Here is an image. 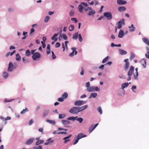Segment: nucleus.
<instances>
[{
    "mask_svg": "<svg viewBox=\"0 0 149 149\" xmlns=\"http://www.w3.org/2000/svg\"><path fill=\"white\" fill-rule=\"evenodd\" d=\"M32 58L34 61H38L40 58V55L38 52L35 53L32 56Z\"/></svg>",
    "mask_w": 149,
    "mask_h": 149,
    "instance_id": "f257e3e1",
    "label": "nucleus"
},
{
    "mask_svg": "<svg viewBox=\"0 0 149 149\" xmlns=\"http://www.w3.org/2000/svg\"><path fill=\"white\" fill-rule=\"evenodd\" d=\"M69 112L71 113L77 114L79 113L78 107H73L72 108L69 110Z\"/></svg>",
    "mask_w": 149,
    "mask_h": 149,
    "instance_id": "f03ea898",
    "label": "nucleus"
},
{
    "mask_svg": "<svg viewBox=\"0 0 149 149\" xmlns=\"http://www.w3.org/2000/svg\"><path fill=\"white\" fill-rule=\"evenodd\" d=\"M86 102V101H84L78 100L75 101L74 103V105L76 106H80L82 105Z\"/></svg>",
    "mask_w": 149,
    "mask_h": 149,
    "instance_id": "7ed1b4c3",
    "label": "nucleus"
},
{
    "mask_svg": "<svg viewBox=\"0 0 149 149\" xmlns=\"http://www.w3.org/2000/svg\"><path fill=\"white\" fill-rule=\"evenodd\" d=\"M103 15L108 20H110L112 18V15L110 13L105 12L104 13Z\"/></svg>",
    "mask_w": 149,
    "mask_h": 149,
    "instance_id": "20e7f679",
    "label": "nucleus"
},
{
    "mask_svg": "<svg viewBox=\"0 0 149 149\" xmlns=\"http://www.w3.org/2000/svg\"><path fill=\"white\" fill-rule=\"evenodd\" d=\"M124 62L125 63L124 66V69L125 70H127L128 68L129 65L130 63L128 59H126L124 60Z\"/></svg>",
    "mask_w": 149,
    "mask_h": 149,
    "instance_id": "39448f33",
    "label": "nucleus"
},
{
    "mask_svg": "<svg viewBox=\"0 0 149 149\" xmlns=\"http://www.w3.org/2000/svg\"><path fill=\"white\" fill-rule=\"evenodd\" d=\"M76 47H72L71 49L72 50V53H70L69 54V56H72L74 55V53H75V54L76 55L77 54V52L76 50Z\"/></svg>",
    "mask_w": 149,
    "mask_h": 149,
    "instance_id": "423d86ee",
    "label": "nucleus"
},
{
    "mask_svg": "<svg viewBox=\"0 0 149 149\" xmlns=\"http://www.w3.org/2000/svg\"><path fill=\"white\" fill-rule=\"evenodd\" d=\"M0 118L1 120V122L0 123V124L4 123L5 124L6 123V122H5L6 120H10L11 119V118L10 117L8 116L5 119H4L3 117H0Z\"/></svg>",
    "mask_w": 149,
    "mask_h": 149,
    "instance_id": "0eeeda50",
    "label": "nucleus"
},
{
    "mask_svg": "<svg viewBox=\"0 0 149 149\" xmlns=\"http://www.w3.org/2000/svg\"><path fill=\"white\" fill-rule=\"evenodd\" d=\"M134 67L132 66H131L130 67L129 70L128 72V76H131L132 74V73L134 71Z\"/></svg>",
    "mask_w": 149,
    "mask_h": 149,
    "instance_id": "6e6552de",
    "label": "nucleus"
},
{
    "mask_svg": "<svg viewBox=\"0 0 149 149\" xmlns=\"http://www.w3.org/2000/svg\"><path fill=\"white\" fill-rule=\"evenodd\" d=\"M34 140V138L29 139L26 141L25 144L26 145H30L33 143Z\"/></svg>",
    "mask_w": 149,
    "mask_h": 149,
    "instance_id": "1a4fd4ad",
    "label": "nucleus"
},
{
    "mask_svg": "<svg viewBox=\"0 0 149 149\" xmlns=\"http://www.w3.org/2000/svg\"><path fill=\"white\" fill-rule=\"evenodd\" d=\"M13 63L11 62H10L9 63L8 71V72H10L12 71L13 70Z\"/></svg>",
    "mask_w": 149,
    "mask_h": 149,
    "instance_id": "9d476101",
    "label": "nucleus"
},
{
    "mask_svg": "<svg viewBox=\"0 0 149 149\" xmlns=\"http://www.w3.org/2000/svg\"><path fill=\"white\" fill-rule=\"evenodd\" d=\"M98 123L96 124L94 126L93 125H91L89 129V133H91L96 128V127L98 125Z\"/></svg>",
    "mask_w": 149,
    "mask_h": 149,
    "instance_id": "9b49d317",
    "label": "nucleus"
},
{
    "mask_svg": "<svg viewBox=\"0 0 149 149\" xmlns=\"http://www.w3.org/2000/svg\"><path fill=\"white\" fill-rule=\"evenodd\" d=\"M52 139L51 138L48 139L47 141V142L44 143V145H50L53 143L54 141L53 140H51Z\"/></svg>",
    "mask_w": 149,
    "mask_h": 149,
    "instance_id": "f8f14e48",
    "label": "nucleus"
},
{
    "mask_svg": "<svg viewBox=\"0 0 149 149\" xmlns=\"http://www.w3.org/2000/svg\"><path fill=\"white\" fill-rule=\"evenodd\" d=\"M122 20L123 21V22H122L121 21H119L118 22V26L117 27L118 29H120L122 27V24H124V19H122Z\"/></svg>",
    "mask_w": 149,
    "mask_h": 149,
    "instance_id": "ddd939ff",
    "label": "nucleus"
},
{
    "mask_svg": "<svg viewBox=\"0 0 149 149\" xmlns=\"http://www.w3.org/2000/svg\"><path fill=\"white\" fill-rule=\"evenodd\" d=\"M140 62L141 65L143 66L144 68L146 67V61L144 58H143L140 61Z\"/></svg>",
    "mask_w": 149,
    "mask_h": 149,
    "instance_id": "4468645a",
    "label": "nucleus"
},
{
    "mask_svg": "<svg viewBox=\"0 0 149 149\" xmlns=\"http://www.w3.org/2000/svg\"><path fill=\"white\" fill-rule=\"evenodd\" d=\"M72 136L71 134H70L69 135V136L65 137L63 139V140H64V143H66L68 141H70V139H68L70 137Z\"/></svg>",
    "mask_w": 149,
    "mask_h": 149,
    "instance_id": "2eb2a0df",
    "label": "nucleus"
},
{
    "mask_svg": "<svg viewBox=\"0 0 149 149\" xmlns=\"http://www.w3.org/2000/svg\"><path fill=\"white\" fill-rule=\"evenodd\" d=\"M142 40L143 42L146 45L149 46V40L146 38H142Z\"/></svg>",
    "mask_w": 149,
    "mask_h": 149,
    "instance_id": "dca6fc26",
    "label": "nucleus"
},
{
    "mask_svg": "<svg viewBox=\"0 0 149 149\" xmlns=\"http://www.w3.org/2000/svg\"><path fill=\"white\" fill-rule=\"evenodd\" d=\"M117 3L119 5H121L126 4L127 2L125 1H123L122 0H117Z\"/></svg>",
    "mask_w": 149,
    "mask_h": 149,
    "instance_id": "f3484780",
    "label": "nucleus"
},
{
    "mask_svg": "<svg viewBox=\"0 0 149 149\" xmlns=\"http://www.w3.org/2000/svg\"><path fill=\"white\" fill-rule=\"evenodd\" d=\"M86 135H84L82 133H80L78 134L77 137L78 139H79L82 138L86 137Z\"/></svg>",
    "mask_w": 149,
    "mask_h": 149,
    "instance_id": "a211bd4d",
    "label": "nucleus"
},
{
    "mask_svg": "<svg viewBox=\"0 0 149 149\" xmlns=\"http://www.w3.org/2000/svg\"><path fill=\"white\" fill-rule=\"evenodd\" d=\"M58 33H55L54 34V36L52 37L51 38V39L52 40H54V41H56L58 40V38L57 37V36L58 35Z\"/></svg>",
    "mask_w": 149,
    "mask_h": 149,
    "instance_id": "6ab92c4d",
    "label": "nucleus"
},
{
    "mask_svg": "<svg viewBox=\"0 0 149 149\" xmlns=\"http://www.w3.org/2000/svg\"><path fill=\"white\" fill-rule=\"evenodd\" d=\"M130 83V82L129 83H125L124 84H123L121 85V88L122 89H123L127 87L129 85V84Z\"/></svg>",
    "mask_w": 149,
    "mask_h": 149,
    "instance_id": "aec40b11",
    "label": "nucleus"
},
{
    "mask_svg": "<svg viewBox=\"0 0 149 149\" xmlns=\"http://www.w3.org/2000/svg\"><path fill=\"white\" fill-rule=\"evenodd\" d=\"M128 28L129 29V31L130 32H133L135 30V28L134 27L133 24H131V26H129Z\"/></svg>",
    "mask_w": 149,
    "mask_h": 149,
    "instance_id": "412c9836",
    "label": "nucleus"
},
{
    "mask_svg": "<svg viewBox=\"0 0 149 149\" xmlns=\"http://www.w3.org/2000/svg\"><path fill=\"white\" fill-rule=\"evenodd\" d=\"M124 34V31L122 30H120L118 34V37L121 38L123 37Z\"/></svg>",
    "mask_w": 149,
    "mask_h": 149,
    "instance_id": "4be33fe9",
    "label": "nucleus"
},
{
    "mask_svg": "<svg viewBox=\"0 0 149 149\" xmlns=\"http://www.w3.org/2000/svg\"><path fill=\"white\" fill-rule=\"evenodd\" d=\"M138 69L137 68L135 69L136 72L135 73L133 74L134 77L135 79H136L138 75Z\"/></svg>",
    "mask_w": 149,
    "mask_h": 149,
    "instance_id": "5701e85b",
    "label": "nucleus"
},
{
    "mask_svg": "<svg viewBox=\"0 0 149 149\" xmlns=\"http://www.w3.org/2000/svg\"><path fill=\"white\" fill-rule=\"evenodd\" d=\"M126 8L123 6L119 7L118 8V10L120 12L124 11L126 10Z\"/></svg>",
    "mask_w": 149,
    "mask_h": 149,
    "instance_id": "b1692460",
    "label": "nucleus"
},
{
    "mask_svg": "<svg viewBox=\"0 0 149 149\" xmlns=\"http://www.w3.org/2000/svg\"><path fill=\"white\" fill-rule=\"evenodd\" d=\"M97 93H91L89 97V99H90L92 97L95 98L96 97L97 95Z\"/></svg>",
    "mask_w": 149,
    "mask_h": 149,
    "instance_id": "393cba45",
    "label": "nucleus"
},
{
    "mask_svg": "<svg viewBox=\"0 0 149 149\" xmlns=\"http://www.w3.org/2000/svg\"><path fill=\"white\" fill-rule=\"evenodd\" d=\"M94 87L89 86L87 88V90L88 92L92 91H94Z\"/></svg>",
    "mask_w": 149,
    "mask_h": 149,
    "instance_id": "a878e982",
    "label": "nucleus"
},
{
    "mask_svg": "<svg viewBox=\"0 0 149 149\" xmlns=\"http://www.w3.org/2000/svg\"><path fill=\"white\" fill-rule=\"evenodd\" d=\"M46 121L47 122L53 125H55V121L54 120L47 119L46 120Z\"/></svg>",
    "mask_w": 149,
    "mask_h": 149,
    "instance_id": "bb28decb",
    "label": "nucleus"
},
{
    "mask_svg": "<svg viewBox=\"0 0 149 149\" xmlns=\"http://www.w3.org/2000/svg\"><path fill=\"white\" fill-rule=\"evenodd\" d=\"M119 52L121 55H125L127 54L126 51L121 49L119 50Z\"/></svg>",
    "mask_w": 149,
    "mask_h": 149,
    "instance_id": "cd10ccee",
    "label": "nucleus"
},
{
    "mask_svg": "<svg viewBox=\"0 0 149 149\" xmlns=\"http://www.w3.org/2000/svg\"><path fill=\"white\" fill-rule=\"evenodd\" d=\"M62 97L64 99H66L68 97V94L66 92L64 93L62 95Z\"/></svg>",
    "mask_w": 149,
    "mask_h": 149,
    "instance_id": "c85d7f7f",
    "label": "nucleus"
},
{
    "mask_svg": "<svg viewBox=\"0 0 149 149\" xmlns=\"http://www.w3.org/2000/svg\"><path fill=\"white\" fill-rule=\"evenodd\" d=\"M78 117L77 116H76L75 117H74L73 116H71L68 117V120H76V119Z\"/></svg>",
    "mask_w": 149,
    "mask_h": 149,
    "instance_id": "c756f323",
    "label": "nucleus"
},
{
    "mask_svg": "<svg viewBox=\"0 0 149 149\" xmlns=\"http://www.w3.org/2000/svg\"><path fill=\"white\" fill-rule=\"evenodd\" d=\"M95 13V11L94 10H91V11L89 12V13L88 14V15L90 16L93 15Z\"/></svg>",
    "mask_w": 149,
    "mask_h": 149,
    "instance_id": "7c9ffc66",
    "label": "nucleus"
},
{
    "mask_svg": "<svg viewBox=\"0 0 149 149\" xmlns=\"http://www.w3.org/2000/svg\"><path fill=\"white\" fill-rule=\"evenodd\" d=\"M146 49L147 51V53L145 54L146 57L149 59V48L146 47Z\"/></svg>",
    "mask_w": 149,
    "mask_h": 149,
    "instance_id": "2f4dec72",
    "label": "nucleus"
},
{
    "mask_svg": "<svg viewBox=\"0 0 149 149\" xmlns=\"http://www.w3.org/2000/svg\"><path fill=\"white\" fill-rule=\"evenodd\" d=\"M78 32L77 33H75L73 34V37H72V38L73 39H74V40L77 39L78 38Z\"/></svg>",
    "mask_w": 149,
    "mask_h": 149,
    "instance_id": "473e14b6",
    "label": "nucleus"
},
{
    "mask_svg": "<svg viewBox=\"0 0 149 149\" xmlns=\"http://www.w3.org/2000/svg\"><path fill=\"white\" fill-rule=\"evenodd\" d=\"M16 60L17 61H19L21 60V56L18 53L16 54Z\"/></svg>",
    "mask_w": 149,
    "mask_h": 149,
    "instance_id": "72a5a7b5",
    "label": "nucleus"
},
{
    "mask_svg": "<svg viewBox=\"0 0 149 149\" xmlns=\"http://www.w3.org/2000/svg\"><path fill=\"white\" fill-rule=\"evenodd\" d=\"M28 109L27 108H25V109H23L22 111L20 113L22 114H23L26 112L28 111Z\"/></svg>",
    "mask_w": 149,
    "mask_h": 149,
    "instance_id": "f704fd0d",
    "label": "nucleus"
},
{
    "mask_svg": "<svg viewBox=\"0 0 149 149\" xmlns=\"http://www.w3.org/2000/svg\"><path fill=\"white\" fill-rule=\"evenodd\" d=\"M43 142H44L43 140H39L36 142V145H38L40 144L43 143Z\"/></svg>",
    "mask_w": 149,
    "mask_h": 149,
    "instance_id": "c9c22d12",
    "label": "nucleus"
},
{
    "mask_svg": "<svg viewBox=\"0 0 149 149\" xmlns=\"http://www.w3.org/2000/svg\"><path fill=\"white\" fill-rule=\"evenodd\" d=\"M65 116V115L64 114H59L58 115V118H63Z\"/></svg>",
    "mask_w": 149,
    "mask_h": 149,
    "instance_id": "e433bc0d",
    "label": "nucleus"
},
{
    "mask_svg": "<svg viewBox=\"0 0 149 149\" xmlns=\"http://www.w3.org/2000/svg\"><path fill=\"white\" fill-rule=\"evenodd\" d=\"M8 76V74L6 72H4L3 73V76L5 78H6Z\"/></svg>",
    "mask_w": 149,
    "mask_h": 149,
    "instance_id": "4c0bfd02",
    "label": "nucleus"
},
{
    "mask_svg": "<svg viewBox=\"0 0 149 149\" xmlns=\"http://www.w3.org/2000/svg\"><path fill=\"white\" fill-rule=\"evenodd\" d=\"M49 111L48 110H45L44 111L43 114V117L46 116L49 113Z\"/></svg>",
    "mask_w": 149,
    "mask_h": 149,
    "instance_id": "58836bf2",
    "label": "nucleus"
},
{
    "mask_svg": "<svg viewBox=\"0 0 149 149\" xmlns=\"http://www.w3.org/2000/svg\"><path fill=\"white\" fill-rule=\"evenodd\" d=\"M78 8L80 12H82V10L83 9V7L81 4H80Z\"/></svg>",
    "mask_w": 149,
    "mask_h": 149,
    "instance_id": "ea45409f",
    "label": "nucleus"
},
{
    "mask_svg": "<svg viewBox=\"0 0 149 149\" xmlns=\"http://www.w3.org/2000/svg\"><path fill=\"white\" fill-rule=\"evenodd\" d=\"M74 29V26L73 25H71L69 28V30L71 31H73Z\"/></svg>",
    "mask_w": 149,
    "mask_h": 149,
    "instance_id": "a19ab883",
    "label": "nucleus"
},
{
    "mask_svg": "<svg viewBox=\"0 0 149 149\" xmlns=\"http://www.w3.org/2000/svg\"><path fill=\"white\" fill-rule=\"evenodd\" d=\"M62 123L64 124H67L69 123V121L65 120H62Z\"/></svg>",
    "mask_w": 149,
    "mask_h": 149,
    "instance_id": "79ce46f5",
    "label": "nucleus"
},
{
    "mask_svg": "<svg viewBox=\"0 0 149 149\" xmlns=\"http://www.w3.org/2000/svg\"><path fill=\"white\" fill-rule=\"evenodd\" d=\"M76 120L80 123H81L83 120V118H77Z\"/></svg>",
    "mask_w": 149,
    "mask_h": 149,
    "instance_id": "37998d69",
    "label": "nucleus"
},
{
    "mask_svg": "<svg viewBox=\"0 0 149 149\" xmlns=\"http://www.w3.org/2000/svg\"><path fill=\"white\" fill-rule=\"evenodd\" d=\"M26 55L27 56H29L30 55V52L29 50L27 49L26 50Z\"/></svg>",
    "mask_w": 149,
    "mask_h": 149,
    "instance_id": "c03bdc74",
    "label": "nucleus"
},
{
    "mask_svg": "<svg viewBox=\"0 0 149 149\" xmlns=\"http://www.w3.org/2000/svg\"><path fill=\"white\" fill-rule=\"evenodd\" d=\"M78 39H79V41L81 42L82 41V38L81 36V35L80 34H78Z\"/></svg>",
    "mask_w": 149,
    "mask_h": 149,
    "instance_id": "a18cd8bd",
    "label": "nucleus"
},
{
    "mask_svg": "<svg viewBox=\"0 0 149 149\" xmlns=\"http://www.w3.org/2000/svg\"><path fill=\"white\" fill-rule=\"evenodd\" d=\"M109 56H107L104 58L102 61V63H104L106 62V61L109 58Z\"/></svg>",
    "mask_w": 149,
    "mask_h": 149,
    "instance_id": "49530a36",
    "label": "nucleus"
},
{
    "mask_svg": "<svg viewBox=\"0 0 149 149\" xmlns=\"http://www.w3.org/2000/svg\"><path fill=\"white\" fill-rule=\"evenodd\" d=\"M50 19V17L48 16H47L45 18V22H48V20Z\"/></svg>",
    "mask_w": 149,
    "mask_h": 149,
    "instance_id": "de8ad7c7",
    "label": "nucleus"
},
{
    "mask_svg": "<svg viewBox=\"0 0 149 149\" xmlns=\"http://www.w3.org/2000/svg\"><path fill=\"white\" fill-rule=\"evenodd\" d=\"M34 149H42L41 146H39L38 147H34L33 148Z\"/></svg>",
    "mask_w": 149,
    "mask_h": 149,
    "instance_id": "09e8293b",
    "label": "nucleus"
},
{
    "mask_svg": "<svg viewBox=\"0 0 149 149\" xmlns=\"http://www.w3.org/2000/svg\"><path fill=\"white\" fill-rule=\"evenodd\" d=\"M81 71L80 72V74L81 75H82L84 74V70L83 67H81Z\"/></svg>",
    "mask_w": 149,
    "mask_h": 149,
    "instance_id": "8fccbe9b",
    "label": "nucleus"
},
{
    "mask_svg": "<svg viewBox=\"0 0 149 149\" xmlns=\"http://www.w3.org/2000/svg\"><path fill=\"white\" fill-rule=\"evenodd\" d=\"M52 58L54 59L56 58V56L54 55V52L53 51H52Z\"/></svg>",
    "mask_w": 149,
    "mask_h": 149,
    "instance_id": "3c124183",
    "label": "nucleus"
},
{
    "mask_svg": "<svg viewBox=\"0 0 149 149\" xmlns=\"http://www.w3.org/2000/svg\"><path fill=\"white\" fill-rule=\"evenodd\" d=\"M74 12L72 10H70L69 12V15L70 16H72L73 15Z\"/></svg>",
    "mask_w": 149,
    "mask_h": 149,
    "instance_id": "603ef678",
    "label": "nucleus"
},
{
    "mask_svg": "<svg viewBox=\"0 0 149 149\" xmlns=\"http://www.w3.org/2000/svg\"><path fill=\"white\" fill-rule=\"evenodd\" d=\"M62 36L63 38L65 40L67 39V37L65 34H63L62 35Z\"/></svg>",
    "mask_w": 149,
    "mask_h": 149,
    "instance_id": "864d4df0",
    "label": "nucleus"
},
{
    "mask_svg": "<svg viewBox=\"0 0 149 149\" xmlns=\"http://www.w3.org/2000/svg\"><path fill=\"white\" fill-rule=\"evenodd\" d=\"M98 111L100 113V114H102V110L101 108H100V107H99L98 108Z\"/></svg>",
    "mask_w": 149,
    "mask_h": 149,
    "instance_id": "5fc2aeb1",
    "label": "nucleus"
},
{
    "mask_svg": "<svg viewBox=\"0 0 149 149\" xmlns=\"http://www.w3.org/2000/svg\"><path fill=\"white\" fill-rule=\"evenodd\" d=\"M64 99L62 97L58 99V101L59 102H62L64 101Z\"/></svg>",
    "mask_w": 149,
    "mask_h": 149,
    "instance_id": "6e6d98bb",
    "label": "nucleus"
},
{
    "mask_svg": "<svg viewBox=\"0 0 149 149\" xmlns=\"http://www.w3.org/2000/svg\"><path fill=\"white\" fill-rule=\"evenodd\" d=\"M119 76V78L121 79H125L126 78V77L122 74L120 75Z\"/></svg>",
    "mask_w": 149,
    "mask_h": 149,
    "instance_id": "4d7b16f0",
    "label": "nucleus"
},
{
    "mask_svg": "<svg viewBox=\"0 0 149 149\" xmlns=\"http://www.w3.org/2000/svg\"><path fill=\"white\" fill-rule=\"evenodd\" d=\"M60 46V44L59 42H57L55 45V47L56 48L59 47Z\"/></svg>",
    "mask_w": 149,
    "mask_h": 149,
    "instance_id": "13d9d810",
    "label": "nucleus"
},
{
    "mask_svg": "<svg viewBox=\"0 0 149 149\" xmlns=\"http://www.w3.org/2000/svg\"><path fill=\"white\" fill-rule=\"evenodd\" d=\"M71 20L75 23L77 22V20L75 18H72Z\"/></svg>",
    "mask_w": 149,
    "mask_h": 149,
    "instance_id": "bf43d9fd",
    "label": "nucleus"
},
{
    "mask_svg": "<svg viewBox=\"0 0 149 149\" xmlns=\"http://www.w3.org/2000/svg\"><path fill=\"white\" fill-rule=\"evenodd\" d=\"M38 131L39 132H41L42 134H43V129L42 128H40L38 129Z\"/></svg>",
    "mask_w": 149,
    "mask_h": 149,
    "instance_id": "052dcab7",
    "label": "nucleus"
},
{
    "mask_svg": "<svg viewBox=\"0 0 149 149\" xmlns=\"http://www.w3.org/2000/svg\"><path fill=\"white\" fill-rule=\"evenodd\" d=\"M88 107V105H85L84 106L81 107L82 108L83 110H84L86 109Z\"/></svg>",
    "mask_w": 149,
    "mask_h": 149,
    "instance_id": "680f3d73",
    "label": "nucleus"
},
{
    "mask_svg": "<svg viewBox=\"0 0 149 149\" xmlns=\"http://www.w3.org/2000/svg\"><path fill=\"white\" fill-rule=\"evenodd\" d=\"M78 109L79 113L80 112V111L83 110L82 108L81 107H78Z\"/></svg>",
    "mask_w": 149,
    "mask_h": 149,
    "instance_id": "e2e57ef3",
    "label": "nucleus"
},
{
    "mask_svg": "<svg viewBox=\"0 0 149 149\" xmlns=\"http://www.w3.org/2000/svg\"><path fill=\"white\" fill-rule=\"evenodd\" d=\"M134 57H135V56H134V54H131L130 57V59L132 60Z\"/></svg>",
    "mask_w": 149,
    "mask_h": 149,
    "instance_id": "0e129e2a",
    "label": "nucleus"
},
{
    "mask_svg": "<svg viewBox=\"0 0 149 149\" xmlns=\"http://www.w3.org/2000/svg\"><path fill=\"white\" fill-rule=\"evenodd\" d=\"M90 85V83L89 82H88L86 83V86L87 88L88 87H89V86Z\"/></svg>",
    "mask_w": 149,
    "mask_h": 149,
    "instance_id": "69168bd1",
    "label": "nucleus"
},
{
    "mask_svg": "<svg viewBox=\"0 0 149 149\" xmlns=\"http://www.w3.org/2000/svg\"><path fill=\"white\" fill-rule=\"evenodd\" d=\"M81 4H83V5L86 7H87L88 6V5L87 3L84 2H82Z\"/></svg>",
    "mask_w": 149,
    "mask_h": 149,
    "instance_id": "338daca9",
    "label": "nucleus"
},
{
    "mask_svg": "<svg viewBox=\"0 0 149 149\" xmlns=\"http://www.w3.org/2000/svg\"><path fill=\"white\" fill-rule=\"evenodd\" d=\"M33 122V119H31L29 121V125H31L32 124Z\"/></svg>",
    "mask_w": 149,
    "mask_h": 149,
    "instance_id": "774afa93",
    "label": "nucleus"
}]
</instances>
